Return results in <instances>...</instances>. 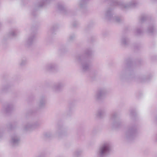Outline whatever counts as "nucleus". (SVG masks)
<instances>
[{
	"label": "nucleus",
	"mask_w": 157,
	"mask_h": 157,
	"mask_svg": "<svg viewBox=\"0 0 157 157\" xmlns=\"http://www.w3.org/2000/svg\"><path fill=\"white\" fill-rule=\"evenodd\" d=\"M136 1H133L128 3L120 2L117 0H114L111 4V6L107 8L104 13V18L108 21L111 22H120L121 18L119 17L115 16L113 13V7H118L122 10L127 9L134 7L137 5Z\"/></svg>",
	"instance_id": "1"
},
{
	"label": "nucleus",
	"mask_w": 157,
	"mask_h": 157,
	"mask_svg": "<svg viewBox=\"0 0 157 157\" xmlns=\"http://www.w3.org/2000/svg\"><path fill=\"white\" fill-rule=\"evenodd\" d=\"M93 51L90 48H87L84 51V54H79L76 57V62L81 64V68L83 71H88L89 69L90 61L88 57L91 56Z\"/></svg>",
	"instance_id": "2"
},
{
	"label": "nucleus",
	"mask_w": 157,
	"mask_h": 157,
	"mask_svg": "<svg viewBox=\"0 0 157 157\" xmlns=\"http://www.w3.org/2000/svg\"><path fill=\"white\" fill-rule=\"evenodd\" d=\"M122 67L124 70L122 71L119 74V78L121 79L123 78H132L134 76L132 63L131 60H126L123 63Z\"/></svg>",
	"instance_id": "3"
},
{
	"label": "nucleus",
	"mask_w": 157,
	"mask_h": 157,
	"mask_svg": "<svg viewBox=\"0 0 157 157\" xmlns=\"http://www.w3.org/2000/svg\"><path fill=\"white\" fill-rule=\"evenodd\" d=\"M137 125L135 123L130 124L128 126L124 134V138L129 141L135 138L138 135Z\"/></svg>",
	"instance_id": "4"
},
{
	"label": "nucleus",
	"mask_w": 157,
	"mask_h": 157,
	"mask_svg": "<svg viewBox=\"0 0 157 157\" xmlns=\"http://www.w3.org/2000/svg\"><path fill=\"white\" fill-rule=\"evenodd\" d=\"M111 145L109 142L103 143L99 147L96 153L99 157H103L109 155L111 151Z\"/></svg>",
	"instance_id": "5"
},
{
	"label": "nucleus",
	"mask_w": 157,
	"mask_h": 157,
	"mask_svg": "<svg viewBox=\"0 0 157 157\" xmlns=\"http://www.w3.org/2000/svg\"><path fill=\"white\" fill-rule=\"evenodd\" d=\"M119 114L117 112H114L111 115L110 121L112 123L113 127L116 129L122 126L123 121L119 118Z\"/></svg>",
	"instance_id": "6"
},
{
	"label": "nucleus",
	"mask_w": 157,
	"mask_h": 157,
	"mask_svg": "<svg viewBox=\"0 0 157 157\" xmlns=\"http://www.w3.org/2000/svg\"><path fill=\"white\" fill-rule=\"evenodd\" d=\"M107 92L105 88H101L98 90L96 93L94 98L96 100H100L104 98Z\"/></svg>",
	"instance_id": "7"
},
{
	"label": "nucleus",
	"mask_w": 157,
	"mask_h": 157,
	"mask_svg": "<svg viewBox=\"0 0 157 157\" xmlns=\"http://www.w3.org/2000/svg\"><path fill=\"white\" fill-rule=\"evenodd\" d=\"M65 85L63 81H60L54 83L52 86V89L54 91L59 92L62 90Z\"/></svg>",
	"instance_id": "8"
},
{
	"label": "nucleus",
	"mask_w": 157,
	"mask_h": 157,
	"mask_svg": "<svg viewBox=\"0 0 157 157\" xmlns=\"http://www.w3.org/2000/svg\"><path fill=\"white\" fill-rule=\"evenodd\" d=\"M10 143L12 147H17L20 143V138L17 135L14 134L12 136Z\"/></svg>",
	"instance_id": "9"
},
{
	"label": "nucleus",
	"mask_w": 157,
	"mask_h": 157,
	"mask_svg": "<svg viewBox=\"0 0 157 157\" xmlns=\"http://www.w3.org/2000/svg\"><path fill=\"white\" fill-rule=\"evenodd\" d=\"M45 68L46 70L54 71L57 69L58 65L54 63H49L46 65Z\"/></svg>",
	"instance_id": "10"
},
{
	"label": "nucleus",
	"mask_w": 157,
	"mask_h": 157,
	"mask_svg": "<svg viewBox=\"0 0 157 157\" xmlns=\"http://www.w3.org/2000/svg\"><path fill=\"white\" fill-rule=\"evenodd\" d=\"M35 33L33 32L29 36L26 42V46L27 47H29L33 44L35 40Z\"/></svg>",
	"instance_id": "11"
},
{
	"label": "nucleus",
	"mask_w": 157,
	"mask_h": 157,
	"mask_svg": "<svg viewBox=\"0 0 157 157\" xmlns=\"http://www.w3.org/2000/svg\"><path fill=\"white\" fill-rule=\"evenodd\" d=\"M155 21L153 20H150L149 21V23L148 27L147 29V32L151 34H152L155 31Z\"/></svg>",
	"instance_id": "12"
},
{
	"label": "nucleus",
	"mask_w": 157,
	"mask_h": 157,
	"mask_svg": "<svg viewBox=\"0 0 157 157\" xmlns=\"http://www.w3.org/2000/svg\"><path fill=\"white\" fill-rule=\"evenodd\" d=\"M46 102V98L45 96H41L39 99L38 106L39 108H44L45 106Z\"/></svg>",
	"instance_id": "13"
},
{
	"label": "nucleus",
	"mask_w": 157,
	"mask_h": 157,
	"mask_svg": "<svg viewBox=\"0 0 157 157\" xmlns=\"http://www.w3.org/2000/svg\"><path fill=\"white\" fill-rule=\"evenodd\" d=\"M52 0H41L40 3L36 4L35 8L37 9L49 4Z\"/></svg>",
	"instance_id": "14"
},
{
	"label": "nucleus",
	"mask_w": 157,
	"mask_h": 157,
	"mask_svg": "<svg viewBox=\"0 0 157 157\" xmlns=\"http://www.w3.org/2000/svg\"><path fill=\"white\" fill-rule=\"evenodd\" d=\"M31 122L25 123L23 127V130L24 131H31L33 129Z\"/></svg>",
	"instance_id": "15"
},
{
	"label": "nucleus",
	"mask_w": 157,
	"mask_h": 157,
	"mask_svg": "<svg viewBox=\"0 0 157 157\" xmlns=\"http://www.w3.org/2000/svg\"><path fill=\"white\" fill-rule=\"evenodd\" d=\"M105 110L104 109H99L98 110L96 113V116L99 118H103L105 116Z\"/></svg>",
	"instance_id": "16"
},
{
	"label": "nucleus",
	"mask_w": 157,
	"mask_h": 157,
	"mask_svg": "<svg viewBox=\"0 0 157 157\" xmlns=\"http://www.w3.org/2000/svg\"><path fill=\"white\" fill-rule=\"evenodd\" d=\"M151 76H147L144 75L141 76L137 78V81L140 82H144L147 81L151 78Z\"/></svg>",
	"instance_id": "17"
},
{
	"label": "nucleus",
	"mask_w": 157,
	"mask_h": 157,
	"mask_svg": "<svg viewBox=\"0 0 157 157\" xmlns=\"http://www.w3.org/2000/svg\"><path fill=\"white\" fill-rule=\"evenodd\" d=\"M89 1V0H81L79 5L80 8L83 9V10H86V8Z\"/></svg>",
	"instance_id": "18"
},
{
	"label": "nucleus",
	"mask_w": 157,
	"mask_h": 157,
	"mask_svg": "<svg viewBox=\"0 0 157 157\" xmlns=\"http://www.w3.org/2000/svg\"><path fill=\"white\" fill-rule=\"evenodd\" d=\"M129 42L128 38L126 36H122L121 39V44L124 46H127Z\"/></svg>",
	"instance_id": "19"
},
{
	"label": "nucleus",
	"mask_w": 157,
	"mask_h": 157,
	"mask_svg": "<svg viewBox=\"0 0 157 157\" xmlns=\"http://www.w3.org/2000/svg\"><path fill=\"white\" fill-rule=\"evenodd\" d=\"M12 86L11 84L10 83H7L3 86L1 90V92L2 93H5L8 90H9Z\"/></svg>",
	"instance_id": "20"
},
{
	"label": "nucleus",
	"mask_w": 157,
	"mask_h": 157,
	"mask_svg": "<svg viewBox=\"0 0 157 157\" xmlns=\"http://www.w3.org/2000/svg\"><path fill=\"white\" fill-rule=\"evenodd\" d=\"M14 109V106L12 104H8L7 105L6 108V113H10Z\"/></svg>",
	"instance_id": "21"
},
{
	"label": "nucleus",
	"mask_w": 157,
	"mask_h": 157,
	"mask_svg": "<svg viewBox=\"0 0 157 157\" xmlns=\"http://www.w3.org/2000/svg\"><path fill=\"white\" fill-rule=\"evenodd\" d=\"M19 33V31L17 29H13L10 31L9 34L10 37L15 36Z\"/></svg>",
	"instance_id": "22"
},
{
	"label": "nucleus",
	"mask_w": 157,
	"mask_h": 157,
	"mask_svg": "<svg viewBox=\"0 0 157 157\" xmlns=\"http://www.w3.org/2000/svg\"><path fill=\"white\" fill-rule=\"evenodd\" d=\"M73 106L72 105H69L67 109L66 113L68 115H70L72 113L73 111Z\"/></svg>",
	"instance_id": "23"
},
{
	"label": "nucleus",
	"mask_w": 157,
	"mask_h": 157,
	"mask_svg": "<svg viewBox=\"0 0 157 157\" xmlns=\"http://www.w3.org/2000/svg\"><path fill=\"white\" fill-rule=\"evenodd\" d=\"M56 133L58 134L59 136H60L61 135L65 136L66 135V132L62 130L61 128H59L57 130Z\"/></svg>",
	"instance_id": "24"
},
{
	"label": "nucleus",
	"mask_w": 157,
	"mask_h": 157,
	"mask_svg": "<svg viewBox=\"0 0 157 157\" xmlns=\"http://www.w3.org/2000/svg\"><path fill=\"white\" fill-rule=\"evenodd\" d=\"M82 150H78L76 151L74 153V156L75 157H78L80 156L82 152Z\"/></svg>",
	"instance_id": "25"
},
{
	"label": "nucleus",
	"mask_w": 157,
	"mask_h": 157,
	"mask_svg": "<svg viewBox=\"0 0 157 157\" xmlns=\"http://www.w3.org/2000/svg\"><path fill=\"white\" fill-rule=\"evenodd\" d=\"M41 124V122L40 121H36L33 123H32V125L33 126V129L39 126Z\"/></svg>",
	"instance_id": "26"
},
{
	"label": "nucleus",
	"mask_w": 157,
	"mask_h": 157,
	"mask_svg": "<svg viewBox=\"0 0 157 157\" xmlns=\"http://www.w3.org/2000/svg\"><path fill=\"white\" fill-rule=\"evenodd\" d=\"M148 17L147 15H143L141 16L140 18V21L141 22H143L145 21L148 20Z\"/></svg>",
	"instance_id": "27"
},
{
	"label": "nucleus",
	"mask_w": 157,
	"mask_h": 157,
	"mask_svg": "<svg viewBox=\"0 0 157 157\" xmlns=\"http://www.w3.org/2000/svg\"><path fill=\"white\" fill-rule=\"evenodd\" d=\"M44 136L46 138H50L53 137V135L52 132H49L44 133Z\"/></svg>",
	"instance_id": "28"
},
{
	"label": "nucleus",
	"mask_w": 157,
	"mask_h": 157,
	"mask_svg": "<svg viewBox=\"0 0 157 157\" xmlns=\"http://www.w3.org/2000/svg\"><path fill=\"white\" fill-rule=\"evenodd\" d=\"M27 63V60L25 58L22 59L19 64L21 66H23L25 65Z\"/></svg>",
	"instance_id": "29"
},
{
	"label": "nucleus",
	"mask_w": 157,
	"mask_h": 157,
	"mask_svg": "<svg viewBox=\"0 0 157 157\" xmlns=\"http://www.w3.org/2000/svg\"><path fill=\"white\" fill-rule=\"evenodd\" d=\"M58 9L60 11L62 12H64L66 10L63 5L61 4L58 5Z\"/></svg>",
	"instance_id": "30"
},
{
	"label": "nucleus",
	"mask_w": 157,
	"mask_h": 157,
	"mask_svg": "<svg viewBox=\"0 0 157 157\" xmlns=\"http://www.w3.org/2000/svg\"><path fill=\"white\" fill-rule=\"evenodd\" d=\"M75 35H71L69 39V41H72L75 38Z\"/></svg>",
	"instance_id": "31"
},
{
	"label": "nucleus",
	"mask_w": 157,
	"mask_h": 157,
	"mask_svg": "<svg viewBox=\"0 0 157 157\" xmlns=\"http://www.w3.org/2000/svg\"><path fill=\"white\" fill-rule=\"evenodd\" d=\"M130 115L131 116H135L136 114V112L134 109L131 110H130Z\"/></svg>",
	"instance_id": "32"
},
{
	"label": "nucleus",
	"mask_w": 157,
	"mask_h": 157,
	"mask_svg": "<svg viewBox=\"0 0 157 157\" xmlns=\"http://www.w3.org/2000/svg\"><path fill=\"white\" fill-rule=\"evenodd\" d=\"M7 127L8 129L11 130L14 128V127L11 124H10L7 125Z\"/></svg>",
	"instance_id": "33"
},
{
	"label": "nucleus",
	"mask_w": 157,
	"mask_h": 157,
	"mask_svg": "<svg viewBox=\"0 0 157 157\" xmlns=\"http://www.w3.org/2000/svg\"><path fill=\"white\" fill-rule=\"evenodd\" d=\"M142 33V31L140 29H138L136 31V33L137 35L141 34Z\"/></svg>",
	"instance_id": "34"
},
{
	"label": "nucleus",
	"mask_w": 157,
	"mask_h": 157,
	"mask_svg": "<svg viewBox=\"0 0 157 157\" xmlns=\"http://www.w3.org/2000/svg\"><path fill=\"white\" fill-rule=\"evenodd\" d=\"M78 23L77 21H75L73 23L72 25L73 27H76L78 25Z\"/></svg>",
	"instance_id": "35"
},
{
	"label": "nucleus",
	"mask_w": 157,
	"mask_h": 157,
	"mask_svg": "<svg viewBox=\"0 0 157 157\" xmlns=\"http://www.w3.org/2000/svg\"><path fill=\"white\" fill-rule=\"evenodd\" d=\"M55 28L54 27H52L51 29V30L49 31L50 33H52L53 34V32H54V30H55Z\"/></svg>",
	"instance_id": "36"
},
{
	"label": "nucleus",
	"mask_w": 157,
	"mask_h": 157,
	"mask_svg": "<svg viewBox=\"0 0 157 157\" xmlns=\"http://www.w3.org/2000/svg\"><path fill=\"white\" fill-rule=\"evenodd\" d=\"M155 141L157 142V134L155 135Z\"/></svg>",
	"instance_id": "37"
},
{
	"label": "nucleus",
	"mask_w": 157,
	"mask_h": 157,
	"mask_svg": "<svg viewBox=\"0 0 157 157\" xmlns=\"http://www.w3.org/2000/svg\"><path fill=\"white\" fill-rule=\"evenodd\" d=\"M2 134L1 132V131H0V138L2 137Z\"/></svg>",
	"instance_id": "38"
},
{
	"label": "nucleus",
	"mask_w": 157,
	"mask_h": 157,
	"mask_svg": "<svg viewBox=\"0 0 157 157\" xmlns=\"http://www.w3.org/2000/svg\"><path fill=\"white\" fill-rule=\"evenodd\" d=\"M94 74V72H92L91 74L93 75V74Z\"/></svg>",
	"instance_id": "39"
},
{
	"label": "nucleus",
	"mask_w": 157,
	"mask_h": 157,
	"mask_svg": "<svg viewBox=\"0 0 157 157\" xmlns=\"http://www.w3.org/2000/svg\"><path fill=\"white\" fill-rule=\"evenodd\" d=\"M156 121H157V117L155 118Z\"/></svg>",
	"instance_id": "40"
},
{
	"label": "nucleus",
	"mask_w": 157,
	"mask_h": 157,
	"mask_svg": "<svg viewBox=\"0 0 157 157\" xmlns=\"http://www.w3.org/2000/svg\"><path fill=\"white\" fill-rule=\"evenodd\" d=\"M32 15H34V16H35V15L33 13H32Z\"/></svg>",
	"instance_id": "41"
}]
</instances>
